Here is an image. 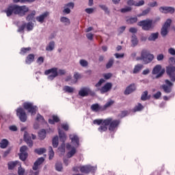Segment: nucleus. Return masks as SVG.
Wrapping results in <instances>:
<instances>
[{
	"mask_svg": "<svg viewBox=\"0 0 175 175\" xmlns=\"http://www.w3.org/2000/svg\"><path fill=\"white\" fill-rule=\"evenodd\" d=\"M95 125H100L98 128L99 132H106L107 131V126L109 125V131L111 132H114L117 131L118 125H120V120H113L111 118H107L105 120L96 119L93 121Z\"/></svg>",
	"mask_w": 175,
	"mask_h": 175,
	"instance_id": "1",
	"label": "nucleus"
},
{
	"mask_svg": "<svg viewBox=\"0 0 175 175\" xmlns=\"http://www.w3.org/2000/svg\"><path fill=\"white\" fill-rule=\"evenodd\" d=\"M69 138L71 140V145L70 144H66V148L68 150L67 157L68 158H72L76 154L77 148L80 146V139L76 134H70Z\"/></svg>",
	"mask_w": 175,
	"mask_h": 175,
	"instance_id": "2",
	"label": "nucleus"
},
{
	"mask_svg": "<svg viewBox=\"0 0 175 175\" xmlns=\"http://www.w3.org/2000/svg\"><path fill=\"white\" fill-rule=\"evenodd\" d=\"M8 17H10L11 14H19V16H24L27 12H28V8L27 6H18L16 5H12L10 6L7 10L5 11Z\"/></svg>",
	"mask_w": 175,
	"mask_h": 175,
	"instance_id": "3",
	"label": "nucleus"
},
{
	"mask_svg": "<svg viewBox=\"0 0 175 175\" xmlns=\"http://www.w3.org/2000/svg\"><path fill=\"white\" fill-rule=\"evenodd\" d=\"M154 55L150 53L147 49H143L141 52V57H136L137 61H143L144 64H150L154 60Z\"/></svg>",
	"mask_w": 175,
	"mask_h": 175,
	"instance_id": "4",
	"label": "nucleus"
},
{
	"mask_svg": "<svg viewBox=\"0 0 175 175\" xmlns=\"http://www.w3.org/2000/svg\"><path fill=\"white\" fill-rule=\"evenodd\" d=\"M105 79H100L98 82L95 85L97 91H100V94H106L109 92L113 88V84L110 82L105 83L103 87L102 84L105 83Z\"/></svg>",
	"mask_w": 175,
	"mask_h": 175,
	"instance_id": "5",
	"label": "nucleus"
},
{
	"mask_svg": "<svg viewBox=\"0 0 175 175\" xmlns=\"http://www.w3.org/2000/svg\"><path fill=\"white\" fill-rule=\"evenodd\" d=\"M137 25L142 27L144 31H150V29H153L154 27H155L154 21L151 19L141 21L137 23Z\"/></svg>",
	"mask_w": 175,
	"mask_h": 175,
	"instance_id": "6",
	"label": "nucleus"
},
{
	"mask_svg": "<svg viewBox=\"0 0 175 175\" xmlns=\"http://www.w3.org/2000/svg\"><path fill=\"white\" fill-rule=\"evenodd\" d=\"M57 129L59 140L60 142H62V145L59 147V150L60 151V152H63L64 154L65 152V142H66V139L68 138V137L66 136L65 132L61 130V127L58 126Z\"/></svg>",
	"mask_w": 175,
	"mask_h": 175,
	"instance_id": "7",
	"label": "nucleus"
},
{
	"mask_svg": "<svg viewBox=\"0 0 175 175\" xmlns=\"http://www.w3.org/2000/svg\"><path fill=\"white\" fill-rule=\"evenodd\" d=\"M44 75L47 77L48 80L53 81L58 76V68H52L44 71Z\"/></svg>",
	"mask_w": 175,
	"mask_h": 175,
	"instance_id": "8",
	"label": "nucleus"
},
{
	"mask_svg": "<svg viewBox=\"0 0 175 175\" xmlns=\"http://www.w3.org/2000/svg\"><path fill=\"white\" fill-rule=\"evenodd\" d=\"M23 107L25 110H27L29 113H31V116H35L36 111H38V107L33 105L32 103H24Z\"/></svg>",
	"mask_w": 175,
	"mask_h": 175,
	"instance_id": "9",
	"label": "nucleus"
},
{
	"mask_svg": "<svg viewBox=\"0 0 175 175\" xmlns=\"http://www.w3.org/2000/svg\"><path fill=\"white\" fill-rule=\"evenodd\" d=\"M165 73V69L162 68V66L161 64L156 65L152 71V75H156V79H159Z\"/></svg>",
	"mask_w": 175,
	"mask_h": 175,
	"instance_id": "10",
	"label": "nucleus"
},
{
	"mask_svg": "<svg viewBox=\"0 0 175 175\" xmlns=\"http://www.w3.org/2000/svg\"><path fill=\"white\" fill-rule=\"evenodd\" d=\"M170 24H172V19H167L161 28V36L165 37L166 35H167V33H169V28H170Z\"/></svg>",
	"mask_w": 175,
	"mask_h": 175,
	"instance_id": "11",
	"label": "nucleus"
},
{
	"mask_svg": "<svg viewBox=\"0 0 175 175\" xmlns=\"http://www.w3.org/2000/svg\"><path fill=\"white\" fill-rule=\"evenodd\" d=\"M16 115L22 122L27 121V113H25V111L23 108H18L16 109Z\"/></svg>",
	"mask_w": 175,
	"mask_h": 175,
	"instance_id": "12",
	"label": "nucleus"
},
{
	"mask_svg": "<svg viewBox=\"0 0 175 175\" xmlns=\"http://www.w3.org/2000/svg\"><path fill=\"white\" fill-rule=\"evenodd\" d=\"M27 150L28 148L25 146H23L21 148L19 158L21 161H25V159H27V158L28 157V153H27Z\"/></svg>",
	"mask_w": 175,
	"mask_h": 175,
	"instance_id": "13",
	"label": "nucleus"
},
{
	"mask_svg": "<svg viewBox=\"0 0 175 175\" xmlns=\"http://www.w3.org/2000/svg\"><path fill=\"white\" fill-rule=\"evenodd\" d=\"M80 170L81 173H90V172L94 173V172L96 170V167H92L91 165H83L80 167Z\"/></svg>",
	"mask_w": 175,
	"mask_h": 175,
	"instance_id": "14",
	"label": "nucleus"
},
{
	"mask_svg": "<svg viewBox=\"0 0 175 175\" xmlns=\"http://www.w3.org/2000/svg\"><path fill=\"white\" fill-rule=\"evenodd\" d=\"M165 84L162 86L163 90L166 94H170L172 92V87H173V83L170 82L169 80H165Z\"/></svg>",
	"mask_w": 175,
	"mask_h": 175,
	"instance_id": "15",
	"label": "nucleus"
},
{
	"mask_svg": "<svg viewBox=\"0 0 175 175\" xmlns=\"http://www.w3.org/2000/svg\"><path fill=\"white\" fill-rule=\"evenodd\" d=\"M74 8H75V3L70 2L68 3H66L64 6L63 13H64L65 14H69V13H70V10Z\"/></svg>",
	"mask_w": 175,
	"mask_h": 175,
	"instance_id": "16",
	"label": "nucleus"
},
{
	"mask_svg": "<svg viewBox=\"0 0 175 175\" xmlns=\"http://www.w3.org/2000/svg\"><path fill=\"white\" fill-rule=\"evenodd\" d=\"M49 15H50V12H43L40 16L36 17V21L38 23H40V24H43V23H44V20H46Z\"/></svg>",
	"mask_w": 175,
	"mask_h": 175,
	"instance_id": "17",
	"label": "nucleus"
},
{
	"mask_svg": "<svg viewBox=\"0 0 175 175\" xmlns=\"http://www.w3.org/2000/svg\"><path fill=\"white\" fill-rule=\"evenodd\" d=\"M90 88H81L79 91V96L84 98V96H88V94H90Z\"/></svg>",
	"mask_w": 175,
	"mask_h": 175,
	"instance_id": "18",
	"label": "nucleus"
},
{
	"mask_svg": "<svg viewBox=\"0 0 175 175\" xmlns=\"http://www.w3.org/2000/svg\"><path fill=\"white\" fill-rule=\"evenodd\" d=\"M159 38V32L151 33L148 37V40L149 42H157Z\"/></svg>",
	"mask_w": 175,
	"mask_h": 175,
	"instance_id": "19",
	"label": "nucleus"
},
{
	"mask_svg": "<svg viewBox=\"0 0 175 175\" xmlns=\"http://www.w3.org/2000/svg\"><path fill=\"white\" fill-rule=\"evenodd\" d=\"M24 140L29 147H32V146H33V142L31 139V137L29 134L27 133V131H25L24 133Z\"/></svg>",
	"mask_w": 175,
	"mask_h": 175,
	"instance_id": "20",
	"label": "nucleus"
},
{
	"mask_svg": "<svg viewBox=\"0 0 175 175\" xmlns=\"http://www.w3.org/2000/svg\"><path fill=\"white\" fill-rule=\"evenodd\" d=\"M133 91H136L135 84H131L129 87H127L124 91V95H129V94H132Z\"/></svg>",
	"mask_w": 175,
	"mask_h": 175,
	"instance_id": "21",
	"label": "nucleus"
},
{
	"mask_svg": "<svg viewBox=\"0 0 175 175\" xmlns=\"http://www.w3.org/2000/svg\"><path fill=\"white\" fill-rule=\"evenodd\" d=\"M159 11L161 13H173L174 12V8L173 7H161Z\"/></svg>",
	"mask_w": 175,
	"mask_h": 175,
	"instance_id": "22",
	"label": "nucleus"
},
{
	"mask_svg": "<svg viewBox=\"0 0 175 175\" xmlns=\"http://www.w3.org/2000/svg\"><path fill=\"white\" fill-rule=\"evenodd\" d=\"M42 162H44V159L43 157L38 159L37 161L34 163L33 170H38L39 169L40 165H42Z\"/></svg>",
	"mask_w": 175,
	"mask_h": 175,
	"instance_id": "23",
	"label": "nucleus"
},
{
	"mask_svg": "<svg viewBox=\"0 0 175 175\" xmlns=\"http://www.w3.org/2000/svg\"><path fill=\"white\" fill-rule=\"evenodd\" d=\"M54 49H55V42L54 41L49 42L45 48L46 51L50 52L53 51Z\"/></svg>",
	"mask_w": 175,
	"mask_h": 175,
	"instance_id": "24",
	"label": "nucleus"
},
{
	"mask_svg": "<svg viewBox=\"0 0 175 175\" xmlns=\"http://www.w3.org/2000/svg\"><path fill=\"white\" fill-rule=\"evenodd\" d=\"M129 6H143L144 5V1L141 0L139 1H127Z\"/></svg>",
	"mask_w": 175,
	"mask_h": 175,
	"instance_id": "25",
	"label": "nucleus"
},
{
	"mask_svg": "<svg viewBox=\"0 0 175 175\" xmlns=\"http://www.w3.org/2000/svg\"><path fill=\"white\" fill-rule=\"evenodd\" d=\"M33 61H35V55L33 54H29L27 55V57H26L25 59V63L27 65H31V64H32V62H33Z\"/></svg>",
	"mask_w": 175,
	"mask_h": 175,
	"instance_id": "26",
	"label": "nucleus"
},
{
	"mask_svg": "<svg viewBox=\"0 0 175 175\" xmlns=\"http://www.w3.org/2000/svg\"><path fill=\"white\" fill-rule=\"evenodd\" d=\"M144 66L143 64H137L134 66L133 70V73L134 75H136L137 73H139V72H140L142 70V69H143Z\"/></svg>",
	"mask_w": 175,
	"mask_h": 175,
	"instance_id": "27",
	"label": "nucleus"
},
{
	"mask_svg": "<svg viewBox=\"0 0 175 175\" xmlns=\"http://www.w3.org/2000/svg\"><path fill=\"white\" fill-rule=\"evenodd\" d=\"M19 164H21L19 161H10L8 163V169L12 170V169H14L16 166H19Z\"/></svg>",
	"mask_w": 175,
	"mask_h": 175,
	"instance_id": "28",
	"label": "nucleus"
},
{
	"mask_svg": "<svg viewBox=\"0 0 175 175\" xmlns=\"http://www.w3.org/2000/svg\"><path fill=\"white\" fill-rule=\"evenodd\" d=\"M60 21L64 24V25H70V20L65 16H62L60 18Z\"/></svg>",
	"mask_w": 175,
	"mask_h": 175,
	"instance_id": "29",
	"label": "nucleus"
},
{
	"mask_svg": "<svg viewBox=\"0 0 175 175\" xmlns=\"http://www.w3.org/2000/svg\"><path fill=\"white\" fill-rule=\"evenodd\" d=\"M174 71H175V66H169L166 68V72L167 75L174 74Z\"/></svg>",
	"mask_w": 175,
	"mask_h": 175,
	"instance_id": "30",
	"label": "nucleus"
},
{
	"mask_svg": "<svg viewBox=\"0 0 175 175\" xmlns=\"http://www.w3.org/2000/svg\"><path fill=\"white\" fill-rule=\"evenodd\" d=\"M91 109L93 111H99V110H103V107H100L98 104H94L91 106Z\"/></svg>",
	"mask_w": 175,
	"mask_h": 175,
	"instance_id": "31",
	"label": "nucleus"
},
{
	"mask_svg": "<svg viewBox=\"0 0 175 175\" xmlns=\"http://www.w3.org/2000/svg\"><path fill=\"white\" fill-rule=\"evenodd\" d=\"M63 91H64V92H68V94H72V92L75 91V88L66 85L63 88Z\"/></svg>",
	"mask_w": 175,
	"mask_h": 175,
	"instance_id": "32",
	"label": "nucleus"
},
{
	"mask_svg": "<svg viewBox=\"0 0 175 175\" xmlns=\"http://www.w3.org/2000/svg\"><path fill=\"white\" fill-rule=\"evenodd\" d=\"M59 121V118L57 116H53L52 119L49 120V122L51 124L53 125L55 122H58Z\"/></svg>",
	"mask_w": 175,
	"mask_h": 175,
	"instance_id": "33",
	"label": "nucleus"
},
{
	"mask_svg": "<svg viewBox=\"0 0 175 175\" xmlns=\"http://www.w3.org/2000/svg\"><path fill=\"white\" fill-rule=\"evenodd\" d=\"M112 105H114V100H109L107 103L103 106V110H106V109H108V107H110Z\"/></svg>",
	"mask_w": 175,
	"mask_h": 175,
	"instance_id": "34",
	"label": "nucleus"
},
{
	"mask_svg": "<svg viewBox=\"0 0 175 175\" xmlns=\"http://www.w3.org/2000/svg\"><path fill=\"white\" fill-rule=\"evenodd\" d=\"M131 43L133 46H137V43H139V40H137V37H136V36L135 35L132 36Z\"/></svg>",
	"mask_w": 175,
	"mask_h": 175,
	"instance_id": "35",
	"label": "nucleus"
},
{
	"mask_svg": "<svg viewBox=\"0 0 175 175\" xmlns=\"http://www.w3.org/2000/svg\"><path fill=\"white\" fill-rule=\"evenodd\" d=\"M38 136L40 140H43V139L46 138V130L42 129L38 133Z\"/></svg>",
	"mask_w": 175,
	"mask_h": 175,
	"instance_id": "36",
	"label": "nucleus"
},
{
	"mask_svg": "<svg viewBox=\"0 0 175 175\" xmlns=\"http://www.w3.org/2000/svg\"><path fill=\"white\" fill-rule=\"evenodd\" d=\"M128 24H135L137 23V17H131L126 19Z\"/></svg>",
	"mask_w": 175,
	"mask_h": 175,
	"instance_id": "37",
	"label": "nucleus"
},
{
	"mask_svg": "<svg viewBox=\"0 0 175 175\" xmlns=\"http://www.w3.org/2000/svg\"><path fill=\"white\" fill-rule=\"evenodd\" d=\"M52 144L55 148L58 147V136H55L53 138Z\"/></svg>",
	"mask_w": 175,
	"mask_h": 175,
	"instance_id": "38",
	"label": "nucleus"
},
{
	"mask_svg": "<svg viewBox=\"0 0 175 175\" xmlns=\"http://www.w3.org/2000/svg\"><path fill=\"white\" fill-rule=\"evenodd\" d=\"M34 151L35 152H36V154H38V155H42V154H44V152H46V148H37Z\"/></svg>",
	"mask_w": 175,
	"mask_h": 175,
	"instance_id": "39",
	"label": "nucleus"
},
{
	"mask_svg": "<svg viewBox=\"0 0 175 175\" xmlns=\"http://www.w3.org/2000/svg\"><path fill=\"white\" fill-rule=\"evenodd\" d=\"M35 14H36V12L33 11L30 14L27 16L26 20L27 21H32V20H33V17H35Z\"/></svg>",
	"mask_w": 175,
	"mask_h": 175,
	"instance_id": "40",
	"label": "nucleus"
},
{
	"mask_svg": "<svg viewBox=\"0 0 175 175\" xmlns=\"http://www.w3.org/2000/svg\"><path fill=\"white\" fill-rule=\"evenodd\" d=\"M99 8H100V9H102V10H104L105 13H107V14H109V13H110V11L109 10V8H107V6H106V5L104 4H100Z\"/></svg>",
	"mask_w": 175,
	"mask_h": 175,
	"instance_id": "41",
	"label": "nucleus"
},
{
	"mask_svg": "<svg viewBox=\"0 0 175 175\" xmlns=\"http://www.w3.org/2000/svg\"><path fill=\"white\" fill-rule=\"evenodd\" d=\"M8 142L6 139H3L1 142L0 143V147L1 148H6L8 147Z\"/></svg>",
	"mask_w": 175,
	"mask_h": 175,
	"instance_id": "42",
	"label": "nucleus"
},
{
	"mask_svg": "<svg viewBox=\"0 0 175 175\" xmlns=\"http://www.w3.org/2000/svg\"><path fill=\"white\" fill-rule=\"evenodd\" d=\"M29 51H31V47H27V48H22L21 49L20 54L22 55H24V54H27Z\"/></svg>",
	"mask_w": 175,
	"mask_h": 175,
	"instance_id": "43",
	"label": "nucleus"
},
{
	"mask_svg": "<svg viewBox=\"0 0 175 175\" xmlns=\"http://www.w3.org/2000/svg\"><path fill=\"white\" fill-rule=\"evenodd\" d=\"M141 99L142 100H147V99H150V97H148V92H144V93L142 95Z\"/></svg>",
	"mask_w": 175,
	"mask_h": 175,
	"instance_id": "44",
	"label": "nucleus"
},
{
	"mask_svg": "<svg viewBox=\"0 0 175 175\" xmlns=\"http://www.w3.org/2000/svg\"><path fill=\"white\" fill-rule=\"evenodd\" d=\"M25 173V169L21 167V164H19L18 168V175H24Z\"/></svg>",
	"mask_w": 175,
	"mask_h": 175,
	"instance_id": "45",
	"label": "nucleus"
},
{
	"mask_svg": "<svg viewBox=\"0 0 175 175\" xmlns=\"http://www.w3.org/2000/svg\"><path fill=\"white\" fill-rule=\"evenodd\" d=\"M55 169L57 172H62V169H63L62 163L61 162L56 163Z\"/></svg>",
	"mask_w": 175,
	"mask_h": 175,
	"instance_id": "46",
	"label": "nucleus"
},
{
	"mask_svg": "<svg viewBox=\"0 0 175 175\" xmlns=\"http://www.w3.org/2000/svg\"><path fill=\"white\" fill-rule=\"evenodd\" d=\"M79 64L83 68H87V66H88V62L85 59H81Z\"/></svg>",
	"mask_w": 175,
	"mask_h": 175,
	"instance_id": "47",
	"label": "nucleus"
},
{
	"mask_svg": "<svg viewBox=\"0 0 175 175\" xmlns=\"http://www.w3.org/2000/svg\"><path fill=\"white\" fill-rule=\"evenodd\" d=\"M132 10V8L129 6H126L120 10L121 13H128V12H131Z\"/></svg>",
	"mask_w": 175,
	"mask_h": 175,
	"instance_id": "48",
	"label": "nucleus"
},
{
	"mask_svg": "<svg viewBox=\"0 0 175 175\" xmlns=\"http://www.w3.org/2000/svg\"><path fill=\"white\" fill-rule=\"evenodd\" d=\"M26 29L27 31H32L33 29V23L32 22H29L26 25Z\"/></svg>",
	"mask_w": 175,
	"mask_h": 175,
	"instance_id": "49",
	"label": "nucleus"
},
{
	"mask_svg": "<svg viewBox=\"0 0 175 175\" xmlns=\"http://www.w3.org/2000/svg\"><path fill=\"white\" fill-rule=\"evenodd\" d=\"M113 64H114V59H110L106 65L107 69H110V67L113 66Z\"/></svg>",
	"mask_w": 175,
	"mask_h": 175,
	"instance_id": "50",
	"label": "nucleus"
},
{
	"mask_svg": "<svg viewBox=\"0 0 175 175\" xmlns=\"http://www.w3.org/2000/svg\"><path fill=\"white\" fill-rule=\"evenodd\" d=\"M144 107L142 105V104H138L134 108V111H140L143 110Z\"/></svg>",
	"mask_w": 175,
	"mask_h": 175,
	"instance_id": "51",
	"label": "nucleus"
},
{
	"mask_svg": "<svg viewBox=\"0 0 175 175\" xmlns=\"http://www.w3.org/2000/svg\"><path fill=\"white\" fill-rule=\"evenodd\" d=\"M49 159H51L52 158L54 157V150H53V147L50 146L49 148Z\"/></svg>",
	"mask_w": 175,
	"mask_h": 175,
	"instance_id": "52",
	"label": "nucleus"
},
{
	"mask_svg": "<svg viewBox=\"0 0 175 175\" xmlns=\"http://www.w3.org/2000/svg\"><path fill=\"white\" fill-rule=\"evenodd\" d=\"M81 77V75H80L79 72H75L74 74V79L75 80V83H77V80H80Z\"/></svg>",
	"mask_w": 175,
	"mask_h": 175,
	"instance_id": "53",
	"label": "nucleus"
},
{
	"mask_svg": "<svg viewBox=\"0 0 175 175\" xmlns=\"http://www.w3.org/2000/svg\"><path fill=\"white\" fill-rule=\"evenodd\" d=\"M36 121H38V122H43L44 121V118L42 115L38 113L36 117Z\"/></svg>",
	"mask_w": 175,
	"mask_h": 175,
	"instance_id": "54",
	"label": "nucleus"
},
{
	"mask_svg": "<svg viewBox=\"0 0 175 175\" xmlns=\"http://www.w3.org/2000/svg\"><path fill=\"white\" fill-rule=\"evenodd\" d=\"M37 64H38V65H42V64H43V62H44V57H40L37 59L36 61Z\"/></svg>",
	"mask_w": 175,
	"mask_h": 175,
	"instance_id": "55",
	"label": "nucleus"
},
{
	"mask_svg": "<svg viewBox=\"0 0 175 175\" xmlns=\"http://www.w3.org/2000/svg\"><path fill=\"white\" fill-rule=\"evenodd\" d=\"M164 58H165V55H163V53H160L157 55V61H163Z\"/></svg>",
	"mask_w": 175,
	"mask_h": 175,
	"instance_id": "56",
	"label": "nucleus"
},
{
	"mask_svg": "<svg viewBox=\"0 0 175 175\" xmlns=\"http://www.w3.org/2000/svg\"><path fill=\"white\" fill-rule=\"evenodd\" d=\"M61 126L64 131H69V124L68 123H63Z\"/></svg>",
	"mask_w": 175,
	"mask_h": 175,
	"instance_id": "57",
	"label": "nucleus"
},
{
	"mask_svg": "<svg viewBox=\"0 0 175 175\" xmlns=\"http://www.w3.org/2000/svg\"><path fill=\"white\" fill-rule=\"evenodd\" d=\"M94 10H95L94 8H86L85 12L88 13V14H92V13H94Z\"/></svg>",
	"mask_w": 175,
	"mask_h": 175,
	"instance_id": "58",
	"label": "nucleus"
},
{
	"mask_svg": "<svg viewBox=\"0 0 175 175\" xmlns=\"http://www.w3.org/2000/svg\"><path fill=\"white\" fill-rule=\"evenodd\" d=\"M162 93H161V92H157L156 94L153 95V98H154V99H159Z\"/></svg>",
	"mask_w": 175,
	"mask_h": 175,
	"instance_id": "59",
	"label": "nucleus"
},
{
	"mask_svg": "<svg viewBox=\"0 0 175 175\" xmlns=\"http://www.w3.org/2000/svg\"><path fill=\"white\" fill-rule=\"evenodd\" d=\"M116 58L120 59V58H124L125 54L124 53H115L114 54Z\"/></svg>",
	"mask_w": 175,
	"mask_h": 175,
	"instance_id": "60",
	"label": "nucleus"
},
{
	"mask_svg": "<svg viewBox=\"0 0 175 175\" xmlns=\"http://www.w3.org/2000/svg\"><path fill=\"white\" fill-rule=\"evenodd\" d=\"M112 76H113V75L111 73L103 74V77L106 80H109V79H110V77H111Z\"/></svg>",
	"mask_w": 175,
	"mask_h": 175,
	"instance_id": "61",
	"label": "nucleus"
},
{
	"mask_svg": "<svg viewBox=\"0 0 175 175\" xmlns=\"http://www.w3.org/2000/svg\"><path fill=\"white\" fill-rule=\"evenodd\" d=\"M168 53L171 55H175V49H174V48H170L168 49Z\"/></svg>",
	"mask_w": 175,
	"mask_h": 175,
	"instance_id": "62",
	"label": "nucleus"
},
{
	"mask_svg": "<svg viewBox=\"0 0 175 175\" xmlns=\"http://www.w3.org/2000/svg\"><path fill=\"white\" fill-rule=\"evenodd\" d=\"M129 32L131 33H136L137 32V28L136 27H131L129 29Z\"/></svg>",
	"mask_w": 175,
	"mask_h": 175,
	"instance_id": "63",
	"label": "nucleus"
},
{
	"mask_svg": "<svg viewBox=\"0 0 175 175\" xmlns=\"http://www.w3.org/2000/svg\"><path fill=\"white\" fill-rule=\"evenodd\" d=\"M168 76H170V79L171 81L174 82L175 81V74H168Z\"/></svg>",
	"mask_w": 175,
	"mask_h": 175,
	"instance_id": "64",
	"label": "nucleus"
}]
</instances>
